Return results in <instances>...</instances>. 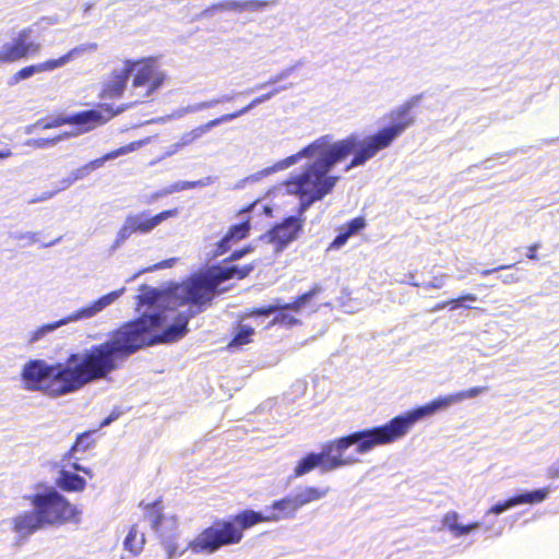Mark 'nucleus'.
I'll list each match as a JSON object with an SVG mask.
<instances>
[{"mask_svg":"<svg viewBox=\"0 0 559 559\" xmlns=\"http://www.w3.org/2000/svg\"><path fill=\"white\" fill-rule=\"evenodd\" d=\"M181 148H183V147H182V145L178 141V142H176V143H174V144H171V145H169L167 147L166 155H168V156L174 155L177 152H179Z\"/></svg>","mask_w":559,"mask_h":559,"instance_id":"e2e57ef3","label":"nucleus"},{"mask_svg":"<svg viewBox=\"0 0 559 559\" xmlns=\"http://www.w3.org/2000/svg\"><path fill=\"white\" fill-rule=\"evenodd\" d=\"M405 283L415 287L421 286L418 282L415 281V275L413 273H409L407 275V280L405 281Z\"/></svg>","mask_w":559,"mask_h":559,"instance_id":"69168bd1","label":"nucleus"},{"mask_svg":"<svg viewBox=\"0 0 559 559\" xmlns=\"http://www.w3.org/2000/svg\"><path fill=\"white\" fill-rule=\"evenodd\" d=\"M447 277H448V275H445V274H443L441 276H436V277H433L432 281H430L428 283H424L421 286L425 289H429V288L439 289V288H442L445 285V278Z\"/></svg>","mask_w":559,"mask_h":559,"instance_id":"09e8293b","label":"nucleus"},{"mask_svg":"<svg viewBox=\"0 0 559 559\" xmlns=\"http://www.w3.org/2000/svg\"><path fill=\"white\" fill-rule=\"evenodd\" d=\"M233 99H234V95L225 94V95H222L221 97L212 98L210 100L202 102V104H206V109H209V108H213L216 105L222 104V103H229Z\"/></svg>","mask_w":559,"mask_h":559,"instance_id":"8fccbe9b","label":"nucleus"},{"mask_svg":"<svg viewBox=\"0 0 559 559\" xmlns=\"http://www.w3.org/2000/svg\"><path fill=\"white\" fill-rule=\"evenodd\" d=\"M236 242H234V240H231L230 238H228L227 234L219 240L216 242L215 245V250L213 251L212 253V258H217L224 253H226L227 251L230 250V248L235 245Z\"/></svg>","mask_w":559,"mask_h":559,"instance_id":"ea45409f","label":"nucleus"},{"mask_svg":"<svg viewBox=\"0 0 559 559\" xmlns=\"http://www.w3.org/2000/svg\"><path fill=\"white\" fill-rule=\"evenodd\" d=\"M164 83V75L154 71L153 79L148 82V88L146 90L143 97L151 96L156 90H158Z\"/></svg>","mask_w":559,"mask_h":559,"instance_id":"79ce46f5","label":"nucleus"},{"mask_svg":"<svg viewBox=\"0 0 559 559\" xmlns=\"http://www.w3.org/2000/svg\"><path fill=\"white\" fill-rule=\"evenodd\" d=\"M204 109H206V104H202V102L201 103H195V104H192V105H188V106H185V107L177 108L171 114L160 118L159 120L162 122H167V121H170V120L183 118L185 116H187L189 114L199 112V111L204 110Z\"/></svg>","mask_w":559,"mask_h":559,"instance_id":"a878e982","label":"nucleus"},{"mask_svg":"<svg viewBox=\"0 0 559 559\" xmlns=\"http://www.w3.org/2000/svg\"><path fill=\"white\" fill-rule=\"evenodd\" d=\"M154 71L155 67L152 62L145 63L142 67H140L133 78V86L141 87L148 84L151 79H153Z\"/></svg>","mask_w":559,"mask_h":559,"instance_id":"cd10ccee","label":"nucleus"},{"mask_svg":"<svg viewBox=\"0 0 559 559\" xmlns=\"http://www.w3.org/2000/svg\"><path fill=\"white\" fill-rule=\"evenodd\" d=\"M293 84L290 83L289 85L276 86L272 91L255 97L246 107H242L241 109H239L237 111H234V112H230V114H224V117L226 118L227 122H230V121H233V120H235V119L246 115L247 112H249L251 109H253L258 105L263 104V103L270 100L272 97H274L278 93L289 88Z\"/></svg>","mask_w":559,"mask_h":559,"instance_id":"5701e85b","label":"nucleus"},{"mask_svg":"<svg viewBox=\"0 0 559 559\" xmlns=\"http://www.w3.org/2000/svg\"><path fill=\"white\" fill-rule=\"evenodd\" d=\"M176 262V259L175 258H171V259H167L160 263H157L155 264L154 266L152 267H147L145 270H142L140 271L138 274L133 275L131 278H129L127 282H131L133 278H135L139 274L145 272V271H154V270H159V269H165V267H171Z\"/></svg>","mask_w":559,"mask_h":559,"instance_id":"49530a36","label":"nucleus"},{"mask_svg":"<svg viewBox=\"0 0 559 559\" xmlns=\"http://www.w3.org/2000/svg\"><path fill=\"white\" fill-rule=\"evenodd\" d=\"M122 412L119 408H115L111 411V413L103 419L100 423V427H107L115 420H117L121 416Z\"/></svg>","mask_w":559,"mask_h":559,"instance_id":"864d4df0","label":"nucleus"},{"mask_svg":"<svg viewBox=\"0 0 559 559\" xmlns=\"http://www.w3.org/2000/svg\"><path fill=\"white\" fill-rule=\"evenodd\" d=\"M421 98L423 94L414 95L402 105L392 109L386 115L388 126L369 136L360 139L357 134H350L346 139L334 141V143H342L347 146L348 156L354 154L350 163L345 167V171L365 165L378 152L389 147L411 128L416 120L413 109L420 103Z\"/></svg>","mask_w":559,"mask_h":559,"instance_id":"423d86ee","label":"nucleus"},{"mask_svg":"<svg viewBox=\"0 0 559 559\" xmlns=\"http://www.w3.org/2000/svg\"><path fill=\"white\" fill-rule=\"evenodd\" d=\"M56 194H57V191L43 192L40 195L31 199L28 201V204H35V203L47 201V200L53 198Z\"/></svg>","mask_w":559,"mask_h":559,"instance_id":"4d7b16f0","label":"nucleus"},{"mask_svg":"<svg viewBox=\"0 0 559 559\" xmlns=\"http://www.w3.org/2000/svg\"><path fill=\"white\" fill-rule=\"evenodd\" d=\"M75 181L72 173L69 174L68 177L61 179L59 182H58V187L55 191L60 192V191H63L66 189H68L69 187H71Z\"/></svg>","mask_w":559,"mask_h":559,"instance_id":"603ef678","label":"nucleus"},{"mask_svg":"<svg viewBox=\"0 0 559 559\" xmlns=\"http://www.w3.org/2000/svg\"><path fill=\"white\" fill-rule=\"evenodd\" d=\"M97 48H98V45L96 43L81 44V45L72 48L66 55L61 56L58 59H50V60H47V61H44L40 63L24 67L12 76L11 84H16L20 81L29 79V78L34 76L35 74H38L41 72L53 71L58 68L66 66L70 61L80 58L82 55H84L86 52L96 51Z\"/></svg>","mask_w":559,"mask_h":559,"instance_id":"9b49d317","label":"nucleus"},{"mask_svg":"<svg viewBox=\"0 0 559 559\" xmlns=\"http://www.w3.org/2000/svg\"><path fill=\"white\" fill-rule=\"evenodd\" d=\"M68 136H69V134L64 133L62 135H58V136H55L51 139H46V138L33 139V140H28L27 144L35 146L37 148H46V147L56 145L57 143L67 139Z\"/></svg>","mask_w":559,"mask_h":559,"instance_id":"f704fd0d","label":"nucleus"},{"mask_svg":"<svg viewBox=\"0 0 559 559\" xmlns=\"http://www.w3.org/2000/svg\"><path fill=\"white\" fill-rule=\"evenodd\" d=\"M240 5H241V1H237V0H224V1L214 3V8H216L218 11L240 12Z\"/></svg>","mask_w":559,"mask_h":559,"instance_id":"37998d69","label":"nucleus"},{"mask_svg":"<svg viewBox=\"0 0 559 559\" xmlns=\"http://www.w3.org/2000/svg\"><path fill=\"white\" fill-rule=\"evenodd\" d=\"M539 243H533L527 248L526 257L531 260H537L538 257L536 254V251L539 249Z\"/></svg>","mask_w":559,"mask_h":559,"instance_id":"052dcab7","label":"nucleus"},{"mask_svg":"<svg viewBox=\"0 0 559 559\" xmlns=\"http://www.w3.org/2000/svg\"><path fill=\"white\" fill-rule=\"evenodd\" d=\"M215 179H216L215 177L207 176L200 180L192 181V188L194 189V188H203V187L210 186L215 181Z\"/></svg>","mask_w":559,"mask_h":559,"instance_id":"13d9d810","label":"nucleus"},{"mask_svg":"<svg viewBox=\"0 0 559 559\" xmlns=\"http://www.w3.org/2000/svg\"><path fill=\"white\" fill-rule=\"evenodd\" d=\"M225 122H227V120L224 117V115H222L213 120L207 121L206 123H204L202 126H199V127L192 129L189 132H185L180 136L179 143L182 145V147L188 146V145L192 144L193 142H195L197 140H199L203 134L211 131L213 128H215L222 123H225Z\"/></svg>","mask_w":559,"mask_h":559,"instance_id":"4be33fe9","label":"nucleus"},{"mask_svg":"<svg viewBox=\"0 0 559 559\" xmlns=\"http://www.w3.org/2000/svg\"><path fill=\"white\" fill-rule=\"evenodd\" d=\"M464 301L475 302L477 301V296L474 294H466L459 298L449 300L448 305H451V309H456L459 307L471 308L469 306H465Z\"/></svg>","mask_w":559,"mask_h":559,"instance_id":"c03bdc74","label":"nucleus"},{"mask_svg":"<svg viewBox=\"0 0 559 559\" xmlns=\"http://www.w3.org/2000/svg\"><path fill=\"white\" fill-rule=\"evenodd\" d=\"M254 334L253 328L247 324H239L229 346H242L248 344Z\"/></svg>","mask_w":559,"mask_h":559,"instance_id":"c756f323","label":"nucleus"},{"mask_svg":"<svg viewBox=\"0 0 559 559\" xmlns=\"http://www.w3.org/2000/svg\"><path fill=\"white\" fill-rule=\"evenodd\" d=\"M193 189L192 181H177L166 188H164L160 192L157 193V197L169 195L179 191Z\"/></svg>","mask_w":559,"mask_h":559,"instance_id":"4c0bfd02","label":"nucleus"},{"mask_svg":"<svg viewBox=\"0 0 559 559\" xmlns=\"http://www.w3.org/2000/svg\"><path fill=\"white\" fill-rule=\"evenodd\" d=\"M550 493V487H544L534 490H525L515 495V499L519 504H534L539 503L547 499Z\"/></svg>","mask_w":559,"mask_h":559,"instance_id":"393cba45","label":"nucleus"},{"mask_svg":"<svg viewBox=\"0 0 559 559\" xmlns=\"http://www.w3.org/2000/svg\"><path fill=\"white\" fill-rule=\"evenodd\" d=\"M457 520H459V514L455 511H450V512L445 513L442 519L443 526L448 527L449 531L455 537H461V536L467 535V534L476 531L480 526L479 522H473L471 524L464 525V524H460L457 522Z\"/></svg>","mask_w":559,"mask_h":559,"instance_id":"412c9836","label":"nucleus"},{"mask_svg":"<svg viewBox=\"0 0 559 559\" xmlns=\"http://www.w3.org/2000/svg\"><path fill=\"white\" fill-rule=\"evenodd\" d=\"M237 271V265L219 266L211 272L193 274L167 292L159 289L169 300L166 307L170 313L169 332L174 333L178 341L188 334L189 321L204 311L217 294L219 285L235 278Z\"/></svg>","mask_w":559,"mask_h":559,"instance_id":"20e7f679","label":"nucleus"},{"mask_svg":"<svg viewBox=\"0 0 559 559\" xmlns=\"http://www.w3.org/2000/svg\"><path fill=\"white\" fill-rule=\"evenodd\" d=\"M160 501L146 504L145 518L150 520L151 526L162 540L164 536L174 535L178 537V522L175 516L166 518L159 509Z\"/></svg>","mask_w":559,"mask_h":559,"instance_id":"2eb2a0df","label":"nucleus"},{"mask_svg":"<svg viewBox=\"0 0 559 559\" xmlns=\"http://www.w3.org/2000/svg\"><path fill=\"white\" fill-rule=\"evenodd\" d=\"M516 506H518V502H516L515 496H513V497L508 498L504 501H500V502H497L496 504H493L488 510L487 515L488 514L499 515V514L506 512L507 510H509L513 507H516Z\"/></svg>","mask_w":559,"mask_h":559,"instance_id":"c9c22d12","label":"nucleus"},{"mask_svg":"<svg viewBox=\"0 0 559 559\" xmlns=\"http://www.w3.org/2000/svg\"><path fill=\"white\" fill-rule=\"evenodd\" d=\"M281 300H277L273 305L258 308L252 311L253 317H270L274 314V318L269 325H283L286 328H293L300 324V320L288 313L290 309H284Z\"/></svg>","mask_w":559,"mask_h":559,"instance_id":"dca6fc26","label":"nucleus"},{"mask_svg":"<svg viewBox=\"0 0 559 559\" xmlns=\"http://www.w3.org/2000/svg\"><path fill=\"white\" fill-rule=\"evenodd\" d=\"M124 548L129 550L133 555H138L144 545V535L142 534L140 539L138 540V530L136 526L133 525L124 539Z\"/></svg>","mask_w":559,"mask_h":559,"instance_id":"bb28decb","label":"nucleus"},{"mask_svg":"<svg viewBox=\"0 0 559 559\" xmlns=\"http://www.w3.org/2000/svg\"><path fill=\"white\" fill-rule=\"evenodd\" d=\"M9 237L14 239V240H23V241H25L26 243L23 245V247H25V246H28V245H33V243H35L38 240V233L17 230V231L9 233Z\"/></svg>","mask_w":559,"mask_h":559,"instance_id":"e433bc0d","label":"nucleus"},{"mask_svg":"<svg viewBox=\"0 0 559 559\" xmlns=\"http://www.w3.org/2000/svg\"><path fill=\"white\" fill-rule=\"evenodd\" d=\"M366 227V221L364 217H355L352 221H349L343 229L350 236L357 235L359 231H361Z\"/></svg>","mask_w":559,"mask_h":559,"instance_id":"58836bf2","label":"nucleus"},{"mask_svg":"<svg viewBox=\"0 0 559 559\" xmlns=\"http://www.w3.org/2000/svg\"><path fill=\"white\" fill-rule=\"evenodd\" d=\"M47 524L43 516L34 509L26 511L14 519V531L20 537L26 538Z\"/></svg>","mask_w":559,"mask_h":559,"instance_id":"a211bd4d","label":"nucleus"},{"mask_svg":"<svg viewBox=\"0 0 559 559\" xmlns=\"http://www.w3.org/2000/svg\"><path fill=\"white\" fill-rule=\"evenodd\" d=\"M323 288L320 284H314L310 290L299 295L292 302L283 304L284 309H290L293 312H299L302 308L307 307L311 300L322 293Z\"/></svg>","mask_w":559,"mask_h":559,"instance_id":"b1692460","label":"nucleus"},{"mask_svg":"<svg viewBox=\"0 0 559 559\" xmlns=\"http://www.w3.org/2000/svg\"><path fill=\"white\" fill-rule=\"evenodd\" d=\"M134 150V143L121 146L115 151H111L99 158L93 159L90 163L76 168L71 171L75 181L86 178L92 171L103 167L106 162L115 159L119 156L128 154Z\"/></svg>","mask_w":559,"mask_h":559,"instance_id":"f3484780","label":"nucleus"},{"mask_svg":"<svg viewBox=\"0 0 559 559\" xmlns=\"http://www.w3.org/2000/svg\"><path fill=\"white\" fill-rule=\"evenodd\" d=\"M513 266H514V264H508V265H499L497 267L488 269V270H483V271H478L477 269H473L469 272L471 273L475 272V273H479L483 276H487V275H490V274H492L495 272H498V271H501V270L512 269Z\"/></svg>","mask_w":559,"mask_h":559,"instance_id":"6e6d98bb","label":"nucleus"},{"mask_svg":"<svg viewBox=\"0 0 559 559\" xmlns=\"http://www.w3.org/2000/svg\"><path fill=\"white\" fill-rule=\"evenodd\" d=\"M215 11H218V10L216 8H214V4H212L211 7L204 9L200 14H198L195 16V20L212 16Z\"/></svg>","mask_w":559,"mask_h":559,"instance_id":"680f3d73","label":"nucleus"},{"mask_svg":"<svg viewBox=\"0 0 559 559\" xmlns=\"http://www.w3.org/2000/svg\"><path fill=\"white\" fill-rule=\"evenodd\" d=\"M302 219L297 216H288L282 223L275 225L264 237L276 245L277 250H283L294 241L302 229Z\"/></svg>","mask_w":559,"mask_h":559,"instance_id":"ddd939ff","label":"nucleus"},{"mask_svg":"<svg viewBox=\"0 0 559 559\" xmlns=\"http://www.w3.org/2000/svg\"><path fill=\"white\" fill-rule=\"evenodd\" d=\"M253 248L251 246H246L241 249L235 250L226 259L228 262L238 261L246 257L248 253L252 252Z\"/></svg>","mask_w":559,"mask_h":559,"instance_id":"de8ad7c7","label":"nucleus"},{"mask_svg":"<svg viewBox=\"0 0 559 559\" xmlns=\"http://www.w3.org/2000/svg\"><path fill=\"white\" fill-rule=\"evenodd\" d=\"M162 544L167 552L168 559H174L175 557L181 556L183 554V551H179L177 537L174 535L164 536Z\"/></svg>","mask_w":559,"mask_h":559,"instance_id":"72a5a7b5","label":"nucleus"},{"mask_svg":"<svg viewBox=\"0 0 559 559\" xmlns=\"http://www.w3.org/2000/svg\"><path fill=\"white\" fill-rule=\"evenodd\" d=\"M350 238V236L343 229L338 231V234L335 236L333 241L330 243L329 249L330 250H338L342 248Z\"/></svg>","mask_w":559,"mask_h":559,"instance_id":"a18cd8bd","label":"nucleus"},{"mask_svg":"<svg viewBox=\"0 0 559 559\" xmlns=\"http://www.w3.org/2000/svg\"><path fill=\"white\" fill-rule=\"evenodd\" d=\"M62 462H66V460L62 459ZM67 462L68 463H66L64 465H68V467H71L74 472H82L83 474L90 477L93 476L92 471L88 467L82 466L78 462H71V460H67Z\"/></svg>","mask_w":559,"mask_h":559,"instance_id":"3c124183","label":"nucleus"},{"mask_svg":"<svg viewBox=\"0 0 559 559\" xmlns=\"http://www.w3.org/2000/svg\"><path fill=\"white\" fill-rule=\"evenodd\" d=\"M32 504L47 524L63 522L73 514L71 503L53 488L34 495Z\"/></svg>","mask_w":559,"mask_h":559,"instance_id":"1a4fd4ad","label":"nucleus"},{"mask_svg":"<svg viewBox=\"0 0 559 559\" xmlns=\"http://www.w3.org/2000/svg\"><path fill=\"white\" fill-rule=\"evenodd\" d=\"M140 103L138 99L128 104H122L114 110L109 104H102L96 109H86L70 115V124L75 126L78 133H85L98 126L106 123L112 117L132 108Z\"/></svg>","mask_w":559,"mask_h":559,"instance_id":"9d476101","label":"nucleus"},{"mask_svg":"<svg viewBox=\"0 0 559 559\" xmlns=\"http://www.w3.org/2000/svg\"><path fill=\"white\" fill-rule=\"evenodd\" d=\"M500 280H501V281H502V283H504V284H512V283H518V282H520V277H519L516 274H513V273L506 274V275H501V276H500Z\"/></svg>","mask_w":559,"mask_h":559,"instance_id":"bf43d9fd","label":"nucleus"},{"mask_svg":"<svg viewBox=\"0 0 559 559\" xmlns=\"http://www.w3.org/2000/svg\"><path fill=\"white\" fill-rule=\"evenodd\" d=\"M12 156V151L7 148V150H1L0 151V159H4V158H9Z\"/></svg>","mask_w":559,"mask_h":559,"instance_id":"338daca9","label":"nucleus"},{"mask_svg":"<svg viewBox=\"0 0 559 559\" xmlns=\"http://www.w3.org/2000/svg\"><path fill=\"white\" fill-rule=\"evenodd\" d=\"M447 306H449V305H448V301L439 302V304H437V305L431 309V311H432V312H436V311L442 310V309H444Z\"/></svg>","mask_w":559,"mask_h":559,"instance_id":"774afa93","label":"nucleus"},{"mask_svg":"<svg viewBox=\"0 0 559 559\" xmlns=\"http://www.w3.org/2000/svg\"><path fill=\"white\" fill-rule=\"evenodd\" d=\"M63 124H70V115H58L50 120L40 119L29 127L27 132H32V130L36 128L50 129L61 127Z\"/></svg>","mask_w":559,"mask_h":559,"instance_id":"c85d7f7f","label":"nucleus"},{"mask_svg":"<svg viewBox=\"0 0 559 559\" xmlns=\"http://www.w3.org/2000/svg\"><path fill=\"white\" fill-rule=\"evenodd\" d=\"M136 296L141 316L123 323L100 344L80 353L70 354L64 362L49 364L44 359H31L21 371L23 388L58 399L73 394L85 385L106 379L119 367V362L146 346L178 342L170 333V313L167 296L148 285L140 287Z\"/></svg>","mask_w":559,"mask_h":559,"instance_id":"f257e3e1","label":"nucleus"},{"mask_svg":"<svg viewBox=\"0 0 559 559\" xmlns=\"http://www.w3.org/2000/svg\"><path fill=\"white\" fill-rule=\"evenodd\" d=\"M330 489L328 487H313L305 486L296 488L292 493L298 509L300 510L305 506L319 501L326 497Z\"/></svg>","mask_w":559,"mask_h":559,"instance_id":"6ab92c4d","label":"nucleus"},{"mask_svg":"<svg viewBox=\"0 0 559 559\" xmlns=\"http://www.w3.org/2000/svg\"><path fill=\"white\" fill-rule=\"evenodd\" d=\"M347 157V146L342 143H334L333 135L325 134L296 154L277 162L271 167L264 168L252 177L258 180L275 171L289 168L302 158L308 159L302 170L299 174L292 175L286 181L287 192L299 198L296 216L304 221V215L309 207L333 191L341 177L332 176L330 171Z\"/></svg>","mask_w":559,"mask_h":559,"instance_id":"7ed1b4c3","label":"nucleus"},{"mask_svg":"<svg viewBox=\"0 0 559 559\" xmlns=\"http://www.w3.org/2000/svg\"><path fill=\"white\" fill-rule=\"evenodd\" d=\"M254 269V265L253 264H247V265H243V266H238L237 265V272H235V276L236 278L238 280H242L245 277H247Z\"/></svg>","mask_w":559,"mask_h":559,"instance_id":"5fc2aeb1","label":"nucleus"},{"mask_svg":"<svg viewBox=\"0 0 559 559\" xmlns=\"http://www.w3.org/2000/svg\"><path fill=\"white\" fill-rule=\"evenodd\" d=\"M68 465H62L56 479L57 486L68 492H78L84 490L86 480L76 473L67 468Z\"/></svg>","mask_w":559,"mask_h":559,"instance_id":"aec40b11","label":"nucleus"},{"mask_svg":"<svg viewBox=\"0 0 559 559\" xmlns=\"http://www.w3.org/2000/svg\"><path fill=\"white\" fill-rule=\"evenodd\" d=\"M275 1H264V0H246L241 1L240 5V12L250 11V12H258L262 11L263 9L274 5Z\"/></svg>","mask_w":559,"mask_h":559,"instance_id":"473e14b6","label":"nucleus"},{"mask_svg":"<svg viewBox=\"0 0 559 559\" xmlns=\"http://www.w3.org/2000/svg\"><path fill=\"white\" fill-rule=\"evenodd\" d=\"M250 228H251V225L248 221L239 223V224H235L229 227V229L227 231V236H228V238L234 240V242H238L248 236Z\"/></svg>","mask_w":559,"mask_h":559,"instance_id":"7c9ffc66","label":"nucleus"},{"mask_svg":"<svg viewBox=\"0 0 559 559\" xmlns=\"http://www.w3.org/2000/svg\"><path fill=\"white\" fill-rule=\"evenodd\" d=\"M138 63L136 61L126 60L122 68L112 70L110 78L104 83L100 96L103 98L120 97Z\"/></svg>","mask_w":559,"mask_h":559,"instance_id":"4468645a","label":"nucleus"},{"mask_svg":"<svg viewBox=\"0 0 559 559\" xmlns=\"http://www.w3.org/2000/svg\"><path fill=\"white\" fill-rule=\"evenodd\" d=\"M299 511L292 493L274 500L262 511L243 510L228 521H215L190 544L194 554H214L224 546L240 543L243 531L262 522L293 520Z\"/></svg>","mask_w":559,"mask_h":559,"instance_id":"39448f33","label":"nucleus"},{"mask_svg":"<svg viewBox=\"0 0 559 559\" xmlns=\"http://www.w3.org/2000/svg\"><path fill=\"white\" fill-rule=\"evenodd\" d=\"M548 474L551 478H559V461L549 467Z\"/></svg>","mask_w":559,"mask_h":559,"instance_id":"0e129e2a","label":"nucleus"},{"mask_svg":"<svg viewBox=\"0 0 559 559\" xmlns=\"http://www.w3.org/2000/svg\"><path fill=\"white\" fill-rule=\"evenodd\" d=\"M488 391V386H474L454 394L440 396L425 405L393 417L384 425L354 431L323 444L321 452H310L300 459L289 480L301 477L317 467L331 472L360 462L359 456L374 448L391 444L407 435L418 421L437 414L466 399L477 397Z\"/></svg>","mask_w":559,"mask_h":559,"instance_id":"f03ea898","label":"nucleus"},{"mask_svg":"<svg viewBox=\"0 0 559 559\" xmlns=\"http://www.w3.org/2000/svg\"><path fill=\"white\" fill-rule=\"evenodd\" d=\"M293 72H294V68H285L282 71H280L277 74L273 75L269 81H266L264 83H260V84L255 85V87L248 90L245 93H252L254 91L262 90L269 85L276 84V83L289 78Z\"/></svg>","mask_w":559,"mask_h":559,"instance_id":"2f4dec72","label":"nucleus"},{"mask_svg":"<svg viewBox=\"0 0 559 559\" xmlns=\"http://www.w3.org/2000/svg\"><path fill=\"white\" fill-rule=\"evenodd\" d=\"M88 439V435L83 433L76 438V441L72 445V448L64 454L63 460H72L74 459V453L79 450L85 451L87 445L84 442Z\"/></svg>","mask_w":559,"mask_h":559,"instance_id":"a19ab883","label":"nucleus"},{"mask_svg":"<svg viewBox=\"0 0 559 559\" xmlns=\"http://www.w3.org/2000/svg\"><path fill=\"white\" fill-rule=\"evenodd\" d=\"M126 292V288L122 287L117 290H112L106 295L100 296L99 298L91 301L90 304L76 309L70 314L61 318L51 323H46L37 328L29 335L28 343L35 344L43 340L46 335L57 331L59 328L70 324L72 322H78L82 320H88L98 316L102 311H104L107 307L111 306L115 301H117Z\"/></svg>","mask_w":559,"mask_h":559,"instance_id":"0eeeda50","label":"nucleus"},{"mask_svg":"<svg viewBox=\"0 0 559 559\" xmlns=\"http://www.w3.org/2000/svg\"><path fill=\"white\" fill-rule=\"evenodd\" d=\"M40 45L32 39V29H22L12 41L5 43L0 49V63L14 62L37 53Z\"/></svg>","mask_w":559,"mask_h":559,"instance_id":"f8f14e48","label":"nucleus"},{"mask_svg":"<svg viewBox=\"0 0 559 559\" xmlns=\"http://www.w3.org/2000/svg\"><path fill=\"white\" fill-rule=\"evenodd\" d=\"M177 215V209L165 210L156 215L150 216L147 212L130 214L126 217L122 226L117 233L111 250H116L133 234H148L164 221Z\"/></svg>","mask_w":559,"mask_h":559,"instance_id":"6e6552de","label":"nucleus"}]
</instances>
